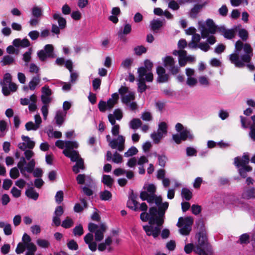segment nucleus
<instances>
[{"label":"nucleus","instance_id":"1","mask_svg":"<svg viewBox=\"0 0 255 255\" xmlns=\"http://www.w3.org/2000/svg\"><path fill=\"white\" fill-rule=\"evenodd\" d=\"M234 53L229 56L231 63L238 68H243L246 63L250 62L253 56V50L248 43H244L240 40H238L235 45Z\"/></svg>","mask_w":255,"mask_h":255},{"label":"nucleus","instance_id":"2","mask_svg":"<svg viewBox=\"0 0 255 255\" xmlns=\"http://www.w3.org/2000/svg\"><path fill=\"white\" fill-rule=\"evenodd\" d=\"M196 226L199 231L194 252L198 255H213L212 248L208 242L206 228L202 219L196 221Z\"/></svg>","mask_w":255,"mask_h":255},{"label":"nucleus","instance_id":"3","mask_svg":"<svg viewBox=\"0 0 255 255\" xmlns=\"http://www.w3.org/2000/svg\"><path fill=\"white\" fill-rule=\"evenodd\" d=\"M88 228L90 233L85 236L84 241L88 245L89 249L92 252H95L97 250V245L96 242L93 241V233H94L95 241L98 242H101L104 239V235L107 228L104 224L98 225L93 223H90L88 224Z\"/></svg>","mask_w":255,"mask_h":255},{"label":"nucleus","instance_id":"4","mask_svg":"<svg viewBox=\"0 0 255 255\" xmlns=\"http://www.w3.org/2000/svg\"><path fill=\"white\" fill-rule=\"evenodd\" d=\"M168 206L169 203L167 202L162 203L157 206V214L156 215L157 226H143V229L147 236H152L155 239L158 237L161 232V228L160 227L164 223L165 213Z\"/></svg>","mask_w":255,"mask_h":255},{"label":"nucleus","instance_id":"5","mask_svg":"<svg viewBox=\"0 0 255 255\" xmlns=\"http://www.w3.org/2000/svg\"><path fill=\"white\" fill-rule=\"evenodd\" d=\"M143 189L139 195L140 198L142 201L146 200L149 204L154 202L157 206L162 203L161 197H157L155 195L156 187L153 184L144 185Z\"/></svg>","mask_w":255,"mask_h":255},{"label":"nucleus","instance_id":"6","mask_svg":"<svg viewBox=\"0 0 255 255\" xmlns=\"http://www.w3.org/2000/svg\"><path fill=\"white\" fill-rule=\"evenodd\" d=\"M250 160L248 152L244 153L242 157L237 156L234 158V164L238 169L239 174L243 178L247 176V172L252 170V167L248 165Z\"/></svg>","mask_w":255,"mask_h":255},{"label":"nucleus","instance_id":"7","mask_svg":"<svg viewBox=\"0 0 255 255\" xmlns=\"http://www.w3.org/2000/svg\"><path fill=\"white\" fill-rule=\"evenodd\" d=\"M175 129L179 134H175L172 135L173 140L177 143L180 144L181 141L186 140H192L194 138L193 134L191 132L190 129L187 128H184L180 123H177L175 126Z\"/></svg>","mask_w":255,"mask_h":255},{"label":"nucleus","instance_id":"8","mask_svg":"<svg viewBox=\"0 0 255 255\" xmlns=\"http://www.w3.org/2000/svg\"><path fill=\"white\" fill-rule=\"evenodd\" d=\"M193 222V218L190 216L185 218L180 217L176 225L177 227L180 228V233L184 236L188 235L191 231Z\"/></svg>","mask_w":255,"mask_h":255},{"label":"nucleus","instance_id":"9","mask_svg":"<svg viewBox=\"0 0 255 255\" xmlns=\"http://www.w3.org/2000/svg\"><path fill=\"white\" fill-rule=\"evenodd\" d=\"M240 118L242 127L244 128H250V136L255 141V115L252 116L251 118L241 116Z\"/></svg>","mask_w":255,"mask_h":255},{"label":"nucleus","instance_id":"10","mask_svg":"<svg viewBox=\"0 0 255 255\" xmlns=\"http://www.w3.org/2000/svg\"><path fill=\"white\" fill-rule=\"evenodd\" d=\"M157 214V209L155 207H152L149 208V213L146 212H142L140 215V218L143 222L148 221L149 226L155 223L157 226V220L156 219V215Z\"/></svg>","mask_w":255,"mask_h":255},{"label":"nucleus","instance_id":"11","mask_svg":"<svg viewBox=\"0 0 255 255\" xmlns=\"http://www.w3.org/2000/svg\"><path fill=\"white\" fill-rule=\"evenodd\" d=\"M218 27L212 19H207L205 25L202 26L201 28V37L203 38H206L210 34H215L218 31Z\"/></svg>","mask_w":255,"mask_h":255},{"label":"nucleus","instance_id":"12","mask_svg":"<svg viewBox=\"0 0 255 255\" xmlns=\"http://www.w3.org/2000/svg\"><path fill=\"white\" fill-rule=\"evenodd\" d=\"M164 67L172 75H176L180 71L179 67L175 65L176 61L171 56H166L162 59Z\"/></svg>","mask_w":255,"mask_h":255},{"label":"nucleus","instance_id":"13","mask_svg":"<svg viewBox=\"0 0 255 255\" xmlns=\"http://www.w3.org/2000/svg\"><path fill=\"white\" fill-rule=\"evenodd\" d=\"M54 47L51 44H46L44 49L37 52V56L41 61H44L48 58L54 57Z\"/></svg>","mask_w":255,"mask_h":255},{"label":"nucleus","instance_id":"14","mask_svg":"<svg viewBox=\"0 0 255 255\" xmlns=\"http://www.w3.org/2000/svg\"><path fill=\"white\" fill-rule=\"evenodd\" d=\"M125 137L122 135H119L117 139L110 141L109 145L112 149L117 148L118 151L122 152L125 148Z\"/></svg>","mask_w":255,"mask_h":255},{"label":"nucleus","instance_id":"15","mask_svg":"<svg viewBox=\"0 0 255 255\" xmlns=\"http://www.w3.org/2000/svg\"><path fill=\"white\" fill-rule=\"evenodd\" d=\"M22 242L19 243L15 249V252L17 254H22L24 252V245L32 244L31 239L29 235L24 233L22 238Z\"/></svg>","mask_w":255,"mask_h":255},{"label":"nucleus","instance_id":"16","mask_svg":"<svg viewBox=\"0 0 255 255\" xmlns=\"http://www.w3.org/2000/svg\"><path fill=\"white\" fill-rule=\"evenodd\" d=\"M156 72L158 75L157 81L158 83H165L168 81L169 75L166 73L165 70L163 67L161 66H157Z\"/></svg>","mask_w":255,"mask_h":255},{"label":"nucleus","instance_id":"17","mask_svg":"<svg viewBox=\"0 0 255 255\" xmlns=\"http://www.w3.org/2000/svg\"><path fill=\"white\" fill-rule=\"evenodd\" d=\"M137 198V195L134 194L133 192L132 191L127 202V207L134 211L138 210V206L139 203L136 201Z\"/></svg>","mask_w":255,"mask_h":255},{"label":"nucleus","instance_id":"18","mask_svg":"<svg viewBox=\"0 0 255 255\" xmlns=\"http://www.w3.org/2000/svg\"><path fill=\"white\" fill-rule=\"evenodd\" d=\"M218 32L223 35L225 38L231 39L235 37V30L233 29H227L224 26L218 27Z\"/></svg>","mask_w":255,"mask_h":255},{"label":"nucleus","instance_id":"19","mask_svg":"<svg viewBox=\"0 0 255 255\" xmlns=\"http://www.w3.org/2000/svg\"><path fill=\"white\" fill-rule=\"evenodd\" d=\"M63 153L65 156L70 158L72 162H76L81 158L78 152L75 150L64 149L63 151Z\"/></svg>","mask_w":255,"mask_h":255},{"label":"nucleus","instance_id":"20","mask_svg":"<svg viewBox=\"0 0 255 255\" xmlns=\"http://www.w3.org/2000/svg\"><path fill=\"white\" fill-rule=\"evenodd\" d=\"M131 31V26L129 23H126L124 27H121L118 32V35L120 39L124 41L126 39L125 35H128Z\"/></svg>","mask_w":255,"mask_h":255},{"label":"nucleus","instance_id":"21","mask_svg":"<svg viewBox=\"0 0 255 255\" xmlns=\"http://www.w3.org/2000/svg\"><path fill=\"white\" fill-rule=\"evenodd\" d=\"M255 239V235L254 233H250V234L245 233L242 234L240 237L238 243L241 244H248L250 241H253Z\"/></svg>","mask_w":255,"mask_h":255},{"label":"nucleus","instance_id":"22","mask_svg":"<svg viewBox=\"0 0 255 255\" xmlns=\"http://www.w3.org/2000/svg\"><path fill=\"white\" fill-rule=\"evenodd\" d=\"M12 44L16 47H21L23 48L27 47L30 45L29 41L27 38H24L22 40L19 38L15 39L13 40Z\"/></svg>","mask_w":255,"mask_h":255},{"label":"nucleus","instance_id":"23","mask_svg":"<svg viewBox=\"0 0 255 255\" xmlns=\"http://www.w3.org/2000/svg\"><path fill=\"white\" fill-rule=\"evenodd\" d=\"M119 98V94L117 93L113 94L111 96V98H110L107 102V109H112L114 106L118 103Z\"/></svg>","mask_w":255,"mask_h":255},{"label":"nucleus","instance_id":"24","mask_svg":"<svg viewBox=\"0 0 255 255\" xmlns=\"http://www.w3.org/2000/svg\"><path fill=\"white\" fill-rule=\"evenodd\" d=\"M85 166L84 165V160L82 158H80L79 160L76 161V164L72 167V171L75 174H77L80 172V170H85Z\"/></svg>","mask_w":255,"mask_h":255},{"label":"nucleus","instance_id":"25","mask_svg":"<svg viewBox=\"0 0 255 255\" xmlns=\"http://www.w3.org/2000/svg\"><path fill=\"white\" fill-rule=\"evenodd\" d=\"M40 82V74H36V76L33 77L29 82L28 86L30 90L33 91L35 89L36 86Z\"/></svg>","mask_w":255,"mask_h":255},{"label":"nucleus","instance_id":"26","mask_svg":"<svg viewBox=\"0 0 255 255\" xmlns=\"http://www.w3.org/2000/svg\"><path fill=\"white\" fill-rule=\"evenodd\" d=\"M205 5V3L203 4L195 5L191 9L189 12L190 17L192 18H196L197 17V14Z\"/></svg>","mask_w":255,"mask_h":255},{"label":"nucleus","instance_id":"27","mask_svg":"<svg viewBox=\"0 0 255 255\" xmlns=\"http://www.w3.org/2000/svg\"><path fill=\"white\" fill-rule=\"evenodd\" d=\"M25 195L28 198L34 200H37L39 197V194L33 187H30L26 189L25 191Z\"/></svg>","mask_w":255,"mask_h":255},{"label":"nucleus","instance_id":"28","mask_svg":"<svg viewBox=\"0 0 255 255\" xmlns=\"http://www.w3.org/2000/svg\"><path fill=\"white\" fill-rule=\"evenodd\" d=\"M66 115V113H64L62 111H58L56 112L55 117L56 124L60 127L63 124L64 121V117Z\"/></svg>","mask_w":255,"mask_h":255},{"label":"nucleus","instance_id":"29","mask_svg":"<svg viewBox=\"0 0 255 255\" xmlns=\"http://www.w3.org/2000/svg\"><path fill=\"white\" fill-rule=\"evenodd\" d=\"M53 17L55 20H57L59 27L60 29H64L66 27V20L64 18L61 17L59 13H54L53 15Z\"/></svg>","mask_w":255,"mask_h":255},{"label":"nucleus","instance_id":"30","mask_svg":"<svg viewBox=\"0 0 255 255\" xmlns=\"http://www.w3.org/2000/svg\"><path fill=\"white\" fill-rule=\"evenodd\" d=\"M244 199H250L255 197V189L254 188H248L246 189L242 194Z\"/></svg>","mask_w":255,"mask_h":255},{"label":"nucleus","instance_id":"31","mask_svg":"<svg viewBox=\"0 0 255 255\" xmlns=\"http://www.w3.org/2000/svg\"><path fill=\"white\" fill-rule=\"evenodd\" d=\"M15 62L14 58L9 55H5L1 60L0 63L1 66L9 65L12 64Z\"/></svg>","mask_w":255,"mask_h":255},{"label":"nucleus","instance_id":"32","mask_svg":"<svg viewBox=\"0 0 255 255\" xmlns=\"http://www.w3.org/2000/svg\"><path fill=\"white\" fill-rule=\"evenodd\" d=\"M24 251L26 249L25 255H34L35 253L37 250V247L33 244H29V245H24Z\"/></svg>","mask_w":255,"mask_h":255},{"label":"nucleus","instance_id":"33","mask_svg":"<svg viewBox=\"0 0 255 255\" xmlns=\"http://www.w3.org/2000/svg\"><path fill=\"white\" fill-rule=\"evenodd\" d=\"M142 125V122L139 119L134 118L132 119L129 123V127L131 129L136 130L140 128Z\"/></svg>","mask_w":255,"mask_h":255},{"label":"nucleus","instance_id":"34","mask_svg":"<svg viewBox=\"0 0 255 255\" xmlns=\"http://www.w3.org/2000/svg\"><path fill=\"white\" fill-rule=\"evenodd\" d=\"M102 182L104 184L111 188L113 185L114 180L110 175H103L102 176Z\"/></svg>","mask_w":255,"mask_h":255},{"label":"nucleus","instance_id":"35","mask_svg":"<svg viewBox=\"0 0 255 255\" xmlns=\"http://www.w3.org/2000/svg\"><path fill=\"white\" fill-rule=\"evenodd\" d=\"M31 14L33 17L40 18L42 15V9L38 6H34L31 9Z\"/></svg>","mask_w":255,"mask_h":255},{"label":"nucleus","instance_id":"36","mask_svg":"<svg viewBox=\"0 0 255 255\" xmlns=\"http://www.w3.org/2000/svg\"><path fill=\"white\" fill-rule=\"evenodd\" d=\"M181 197L186 201H189L192 197V192L187 188H183L181 190Z\"/></svg>","mask_w":255,"mask_h":255},{"label":"nucleus","instance_id":"37","mask_svg":"<svg viewBox=\"0 0 255 255\" xmlns=\"http://www.w3.org/2000/svg\"><path fill=\"white\" fill-rule=\"evenodd\" d=\"M26 166L24 167V174L23 175L25 176V171H27L28 173H31L34 170V168L35 165V162L34 159L30 160L28 163H26Z\"/></svg>","mask_w":255,"mask_h":255},{"label":"nucleus","instance_id":"38","mask_svg":"<svg viewBox=\"0 0 255 255\" xmlns=\"http://www.w3.org/2000/svg\"><path fill=\"white\" fill-rule=\"evenodd\" d=\"M99 195L100 199L103 201H110L112 197V193L107 190L100 192Z\"/></svg>","mask_w":255,"mask_h":255},{"label":"nucleus","instance_id":"39","mask_svg":"<svg viewBox=\"0 0 255 255\" xmlns=\"http://www.w3.org/2000/svg\"><path fill=\"white\" fill-rule=\"evenodd\" d=\"M0 228H3L4 233L5 235L9 236L12 234V230L10 224H5L3 222H0Z\"/></svg>","mask_w":255,"mask_h":255},{"label":"nucleus","instance_id":"40","mask_svg":"<svg viewBox=\"0 0 255 255\" xmlns=\"http://www.w3.org/2000/svg\"><path fill=\"white\" fill-rule=\"evenodd\" d=\"M74 225L73 220L69 217H67L61 224V226L65 229H69Z\"/></svg>","mask_w":255,"mask_h":255},{"label":"nucleus","instance_id":"41","mask_svg":"<svg viewBox=\"0 0 255 255\" xmlns=\"http://www.w3.org/2000/svg\"><path fill=\"white\" fill-rule=\"evenodd\" d=\"M134 99V94L130 92L127 95L122 97V101L124 104L128 105L131 101Z\"/></svg>","mask_w":255,"mask_h":255},{"label":"nucleus","instance_id":"42","mask_svg":"<svg viewBox=\"0 0 255 255\" xmlns=\"http://www.w3.org/2000/svg\"><path fill=\"white\" fill-rule=\"evenodd\" d=\"M73 234L76 237H80L84 234V230L81 224L75 227L73 229Z\"/></svg>","mask_w":255,"mask_h":255},{"label":"nucleus","instance_id":"43","mask_svg":"<svg viewBox=\"0 0 255 255\" xmlns=\"http://www.w3.org/2000/svg\"><path fill=\"white\" fill-rule=\"evenodd\" d=\"M150 26L152 30L156 31L162 26V22L159 19H154L151 21Z\"/></svg>","mask_w":255,"mask_h":255},{"label":"nucleus","instance_id":"44","mask_svg":"<svg viewBox=\"0 0 255 255\" xmlns=\"http://www.w3.org/2000/svg\"><path fill=\"white\" fill-rule=\"evenodd\" d=\"M21 138L26 143L27 148L32 149L34 147L35 142L31 140L28 136L22 135Z\"/></svg>","mask_w":255,"mask_h":255},{"label":"nucleus","instance_id":"45","mask_svg":"<svg viewBox=\"0 0 255 255\" xmlns=\"http://www.w3.org/2000/svg\"><path fill=\"white\" fill-rule=\"evenodd\" d=\"M163 136L164 135L162 133L158 131L157 132H153L150 134V137L155 143H158Z\"/></svg>","mask_w":255,"mask_h":255},{"label":"nucleus","instance_id":"46","mask_svg":"<svg viewBox=\"0 0 255 255\" xmlns=\"http://www.w3.org/2000/svg\"><path fill=\"white\" fill-rule=\"evenodd\" d=\"M137 85L138 92L141 93L146 90L147 86L145 84L144 79H139Z\"/></svg>","mask_w":255,"mask_h":255},{"label":"nucleus","instance_id":"47","mask_svg":"<svg viewBox=\"0 0 255 255\" xmlns=\"http://www.w3.org/2000/svg\"><path fill=\"white\" fill-rule=\"evenodd\" d=\"M37 245L42 248H48L50 246V243L48 241L44 239H38L36 240Z\"/></svg>","mask_w":255,"mask_h":255},{"label":"nucleus","instance_id":"48","mask_svg":"<svg viewBox=\"0 0 255 255\" xmlns=\"http://www.w3.org/2000/svg\"><path fill=\"white\" fill-rule=\"evenodd\" d=\"M167 125L165 122H161L158 125L157 131L162 133L163 135H166L167 133Z\"/></svg>","mask_w":255,"mask_h":255},{"label":"nucleus","instance_id":"49","mask_svg":"<svg viewBox=\"0 0 255 255\" xmlns=\"http://www.w3.org/2000/svg\"><path fill=\"white\" fill-rule=\"evenodd\" d=\"M158 158V164L162 167H165L166 163L168 160L167 157L165 155L156 154Z\"/></svg>","mask_w":255,"mask_h":255},{"label":"nucleus","instance_id":"50","mask_svg":"<svg viewBox=\"0 0 255 255\" xmlns=\"http://www.w3.org/2000/svg\"><path fill=\"white\" fill-rule=\"evenodd\" d=\"M78 147V143L75 141H66V149L70 150L77 148Z\"/></svg>","mask_w":255,"mask_h":255},{"label":"nucleus","instance_id":"51","mask_svg":"<svg viewBox=\"0 0 255 255\" xmlns=\"http://www.w3.org/2000/svg\"><path fill=\"white\" fill-rule=\"evenodd\" d=\"M26 158L24 157H21L19 161L17 163V167L20 170L22 174H24V165L26 164Z\"/></svg>","mask_w":255,"mask_h":255},{"label":"nucleus","instance_id":"52","mask_svg":"<svg viewBox=\"0 0 255 255\" xmlns=\"http://www.w3.org/2000/svg\"><path fill=\"white\" fill-rule=\"evenodd\" d=\"M137 152L138 150L135 146H131L125 153L124 156L127 157L135 155Z\"/></svg>","mask_w":255,"mask_h":255},{"label":"nucleus","instance_id":"53","mask_svg":"<svg viewBox=\"0 0 255 255\" xmlns=\"http://www.w3.org/2000/svg\"><path fill=\"white\" fill-rule=\"evenodd\" d=\"M41 96H50L51 97L52 92L49 87L47 85H45L41 88Z\"/></svg>","mask_w":255,"mask_h":255},{"label":"nucleus","instance_id":"54","mask_svg":"<svg viewBox=\"0 0 255 255\" xmlns=\"http://www.w3.org/2000/svg\"><path fill=\"white\" fill-rule=\"evenodd\" d=\"M134 51L137 55H141L146 52L147 49L142 45L137 46L134 48Z\"/></svg>","mask_w":255,"mask_h":255},{"label":"nucleus","instance_id":"55","mask_svg":"<svg viewBox=\"0 0 255 255\" xmlns=\"http://www.w3.org/2000/svg\"><path fill=\"white\" fill-rule=\"evenodd\" d=\"M9 175L12 179L18 178L19 176L18 169L16 167L11 168L9 172Z\"/></svg>","mask_w":255,"mask_h":255},{"label":"nucleus","instance_id":"56","mask_svg":"<svg viewBox=\"0 0 255 255\" xmlns=\"http://www.w3.org/2000/svg\"><path fill=\"white\" fill-rule=\"evenodd\" d=\"M239 36L244 41H246L248 38V31L245 29H241L239 31Z\"/></svg>","mask_w":255,"mask_h":255},{"label":"nucleus","instance_id":"57","mask_svg":"<svg viewBox=\"0 0 255 255\" xmlns=\"http://www.w3.org/2000/svg\"><path fill=\"white\" fill-rule=\"evenodd\" d=\"M64 193L61 190H60L57 192L55 196V199L56 203L58 204L61 203L63 200Z\"/></svg>","mask_w":255,"mask_h":255},{"label":"nucleus","instance_id":"58","mask_svg":"<svg viewBox=\"0 0 255 255\" xmlns=\"http://www.w3.org/2000/svg\"><path fill=\"white\" fill-rule=\"evenodd\" d=\"M148 71L144 67H141L138 69L139 79H144V76L148 73Z\"/></svg>","mask_w":255,"mask_h":255},{"label":"nucleus","instance_id":"59","mask_svg":"<svg viewBox=\"0 0 255 255\" xmlns=\"http://www.w3.org/2000/svg\"><path fill=\"white\" fill-rule=\"evenodd\" d=\"M101 80L100 78H95L92 81V86L94 91H97L100 88Z\"/></svg>","mask_w":255,"mask_h":255},{"label":"nucleus","instance_id":"60","mask_svg":"<svg viewBox=\"0 0 255 255\" xmlns=\"http://www.w3.org/2000/svg\"><path fill=\"white\" fill-rule=\"evenodd\" d=\"M25 128L27 130H36L39 128L32 122H28L25 124Z\"/></svg>","mask_w":255,"mask_h":255},{"label":"nucleus","instance_id":"61","mask_svg":"<svg viewBox=\"0 0 255 255\" xmlns=\"http://www.w3.org/2000/svg\"><path fill=\"white\" fill-rule=\"evenodd\" d=\"M67 247L71 250L76 251L78 249V245L74 240L69 241L67 243Z\"/></svg>","mask_w":255,"mask_h":255},{"label":"nucleus","instance_id":"62","mask_svg":"<svg viewBox=\"0 0 255 255\" xmlns=\"http://www.w3.org/2000/svg\"><path fill=\"white\" fill-rule=\"evenodd\" d=\"M112 161L116 163H121L123 161V157L119 153L116 151L113 154Z\"/></svg>","mask_w":255,"mask_h":255},{"label":"nucleus","instance_id":"63","mask_svg":"<svg viewBox=\"0 0 255 255\" xmlns=\"http://www.w3.org/2000/svg\"><path fill=\"white\" fill-rule=\"evenodd\" d=\"M196 245L194 246L193 244L190 243L186 244L184 247V251L187 254H190L193 251L194 252V249Z\"/></svg>","mask_w":255,"mask_h":255},{"label":"nucleus","instance_id":"64","mask_svg":"<svg viewBox=\"0 0 255 255\" xmlns=\"http://www.w3.org/2000/svg\"><path fill=\"white\" fill-rule=\"evenodd\" d=\"M141 118L145 121H150L152 120L151 113L149 112H145L142 114Z\"/></svg>","mask_w":255,"mask_h":255}]
</instances>
